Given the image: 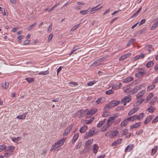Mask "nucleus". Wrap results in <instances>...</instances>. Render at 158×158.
Returning <instances> with one entry per match:
<instances>
[{
  "label": "nucleus",
  "instance_id": "f257e3e1",
  "mask_svg": "<svg viewBox=\"0 0 158 158\" xmlns=\"http://www.w3.org/2000/svg\"><path fill=\"white\" fill-rule=\"evenodd\" d=\"M15 148V147L13 146H7L5 150L6 152L4 153V156L6 157H8L14 155L15 153L14 150Z\"/></svg>",
  "mask_w": 158,
  "mask_h": 158
},
{
  "label": "nucleus",
  "instance_id": "f03ea898",
  "mask_svg": "<svg viewBox=\"0 0 158 158\" xmlns=\"http://www.w3.org/2000/svg\"><path fill=\"white\" fill-rule=\"evenodd\" d=\"M64 139H60L59 140L55 143L54 145L52 147L50 151H53L62 146L65 141Z\"/></svg>",
  "mask_w": 158,
  "mask_h": 158
},
{
  "label": "nucleus",
  "instance_id": "7ed1b4c3",
  "mask_svg": "<svg viewBox=\"0 0 158 158\" xmlns=\"http://www.w3.org/2000/svg\"><path fill=\"white\" fill-rule=\"evenodd\" d=\"M144 114L143 113H141L139 114L138 115H134L132 116H131L129 118H128L129 121H133L134 120L138 119L141 120L144 117Z\"/></svg>",
  "mask_w": 158,
  "mask_h": 158
},
{
  "label": "nucleus",
  "instance_id": "20e7f679",
  "mask_svg": "<svg viewBox=\"0 0 158 158\" xmlns=\"http://www.w3.org/2000/svg\"><path fill=\"white\" fill-rule=\"evenodd\" d=\"M119 103V101L118 100L112 101L110 102L108 105H106L104 109H109L111 107H114L117 105Z\"/></svg>",
  "mask_w": 158,
  "mask_h": 158
},
{
  "label": "nucleus",
  "instance_id": "39448f33",
  "mask_svg": "<svg viewBox=\"0 0 158 158\" xmlns=\"http://www.w3.org/2000/svg\"><path fill=\"white\" fill-rule=\"evenodd\" d=\"M96 131L94 129L90 130L89 131L86 132L85 135V137H91L96 133Z\"/></svg>",
  "mask_w": 158,
  "mask_h": 158
},
{
  "label": "nucleus",
  "instance_id": "423d86ee",
  "mask_svg": "<svg viewBox=\"0 0 158 158\" xmlns=\"http://www.w3.org/2000/svg\"><path fill=\"white\" fill-rule=\"evenodd\" d=\"M141 85L136 86L133 89L130 90L129 93L131 94H134L138 92L139 90L141 89Z\"/></svg>",
  "mask_w": 158,
  "mask_h": 158
},
{
  "label": "nucleus",
  "instance_id": "0eeeda50",
  "mask_svg": "<svg viewBox=\"0 0 158 158\" xmlns=\"http://www.w3.org/2000/svg\"><path fill=\"white\" fill-rule=\"evenodd\" d=\"M93 141V139H90L86 142L85 147V149H87V150L85 151L86 152H88L90 151V148L89 147V146L92 144Z\"/></svg>",
  "mask_w": 158,
  "mask_h": 158
},
{
  "label": "nucleus",
  "instance_id": "6e6552de",
  "mask_svg": "<svg viewBox=\"0 0 158 158\" xmlns=\"http://www.w3.org/2000/svg\"><path fill=\"white\" fill-rule=\"evenodd\" d=\"M131 96H127L124 97L123 99L121 102V103H123L124 106H125L127 102H129L131 100V98H130Z\"/></svg>",
  "mask_w": 158,
  "mask_h": 158
},
{
  "label": "nucleus",
  "instance_id": "1a4fd4ad",
  "mask_svg": "<svg viewBox=\"0 0 158 158\" xmlns=\"http://www.w3.org/2000/svg\"><path fill=\"white\" fill-rule=\"evenodd\" d=\"M97 109L96 108H91L90 110L88 111L87 113V116L86 118H88V117L90 116L96 112H97Z\"/></svg>",
  "mask_w": 158,
  "mask_h": 158
},
{
  "label": "nucleus",
  "instance_id": "9d476101",
  "mask_svg": "<svg viewBox=\"0 0 158 158\" xmlns=\"http://www.w3.org/2000/svg\"><path fill=\"white\" fill-rule=\"evenodd\" d=\"M73 126V124L70 125L69 127H67L65 129L64 132L63 134V136H66L69 132Z\"/></svg>",
  "mask_w": 158,
  "mask_h": 158
},
{
  "label": "nucleus",
  "instance_id": "9b49d317",
  "mask_svg": "<svg viewBox=\"0 0 158 158\" xmlns=\"http://www.w3.org/2000/svg\"><path fill=\"white\" fill-rule=\"evenodd\" d=\"M117 117V115L114 114L113 116L109 118L107 121L108 125L110 126L112 124L113 121Z\"/></svg>",
  "mask_w": 158,
  "mask_h": 158
},
{
  "label": "nucleus",
  "instance_id": "f8f14e48",
  "mask_svg": "<svg viewBox=\"0 0 158 158\" xmlns=\"http://www.w3.org/2000/svg\"><path fill=\"white\" fill-rule=\"evenodd\" d=\"M122 134L125 135V137L126 138H130L131 135L130 133L128 132V130L127 129L123 130L122 131Z\"/></svg>",
  "mask_w": 158,
  "mask_h": 158
},
{
  "label": "nucleus",
  "instance_id": "ddd939ff",
  "mask_svg": "<svg viewBox=\"0 0 158 158\" xmlns=\"http://www.w3.org/2000/svg\"><path fill=\"white\" fill-rule=\"evenodd\" d=\"M100 5V4H99V5H97L96 6L93 7V8H92V9L91 10H89V12H90V14H93L96 11H98V10H99L100 9L102 8V6H101L100 8H97V7Z\"/></svg>",
  "mask_w": 158,
  "mask_h": 158
},
{
  "label": "nucleus",
  "instance_id": "4468645a",
  "mask_svg": "<svg viewBox=\"0 0 158 158\" xmlns=\"http://www.w3.org/2000/svg\"><path fill=\"white\" fill-rule=\"evenodd\" d=\"M146 72L144 70H143L142 72H139L135 74V76L137 78L141 77L144 76Z\"/></svg>",
  "mask_w": 158,
  "mask_h": 158
},
{
  "label": "nucleus",
  "instance_id": "2eb2a0df",
  "mask_svg": "<svg viewBox=\"0 0 158 158\" xmlns=\"http://www.w3.org/2000/svg\"><path fill=\"white\" fill-rule=\"evenodd\" d=\"M146 91L145 90H143L140 92H139L136 94V99L138 100L140 98L142 97L144 94L145 93Z\"/></svg>",
  "mask_w": 158,
  "mask_h": 158
},
{
  "label": "nucleus",
  "instance_id": "dca6fc26",
  "mask_svg": "<svg viewBox=\"0 0 158 158\" xmlns=\"http://www.w3.org/2000/svg\"><path fill=\"white\" fill-rule=\"evenodd\" d=\"M131 55L130 53H127L122 55L119 58V60L121 61L124 60L130 56Z\"/></svg>",
  "mask_w": 158,
  "mask_h": 158
},
{
  "label": "nucleus",
  "instance_id": "f3484780",
  "mask_svg": "<svg viewBox=\"0 0 158 158\" xmlns=\"http://www.w3.org/2000/svg\"><path fill=\"white\" fill-rule=\"evenodd\" d=\"M121 139H118L116 141H114L112 144V146H117L120 144L122 142Z\"/></svg>",
  "mask_w": 158,
  "mask_h": 158
},
{
  "label": "nucleus",
  "instance_id": "a211bd4d",
  "mask_svg": "<svg viewBox=\"0 0 158 158\" xmlns=\"http://www.w3.org/2000/svg\"><path fill=\"white\" fill-rule=\"evenodd\" d=\"M139 110V108L135 107L133 108L131 110L128 112V114L129 115H132V114L136 112L137 111Z\"/></svg>",
  "mask_w": 158,
  "mask_h": 158
},
{
  "label": "nucleus",
  "instance_id": "6ab92c4d",
  "mask_svg": "<svg viewBox=\"0 0 158 158\" xmlns=\"http://www.w3.org/2000/svg\"><path fill=\"white\" fill-rule=\"evenodd\" d=\"M153 117V115H150L148 117L146 120L144 122L145 124H147L152 120Z\"/></svg>",
  "mask_w": 158,
  "mask_h": 158
},
{
  "label": "nucleus",
  "instance_id": "aec40b11",
  "mask_svg": "<svg viewBox=\"0 0 158 158\" xmlns=\"http://www.w3.org/2000/svg\"><path fill=\"white\" fill-rule=\"evenodd\" d=\"M88 127L87 126H83L80 128L79 131L81 133H84L86 131Z\"/></svg>",
  "mask_w": 158,
  "mask_h": 158
},
{
  "label": "nucleus",
  "instance_id": "412c9836",
  "mask_svg": "<svg viewBox=\"0 0 158 158\" xmlns=\"http://www.w3.org/2000/svg\"><path fill=\"white\" fill-rule=\"evenodd\" d=\"M133 78L131 77H127L123 81V83H127L129 82L130 81H133Z\"/></svg>",
  "mask_w": 158,
  "mask_h": 158
},
{
  "label": "nucleus",
  "instance_id": "4be33fe9",
  "mask_svg": "<svg viewBox=\"0 0 158 158\" xmlns=\"http://www.w3.org/2000/svg\"><path fill=\"white\" fill-rule=\"evenodd\" d=\"M134 147L133 145L131 144L127 146L125 149V152H127L130 151Z\"/></svg>",
  "mask_w": 158,
  "mask_h": 158
},
{
  "label": "nucleus",
  "instance_id": "5701e85b",
  "mask_svg": "<svg viewBox=\"0 0 158 158\" xmlns=\"http://www.w3.org/2000/svg\"><path fill=\"white\" fill-rule=\"evenodd\" d=\"M27 112L25 113L22 114L18 115L17 116L16 118L19 119H24L25 118Z\"/></svg>",
  "mask_w": 158,
  "mask_h": 158
},
{
  "label": "nucleus",
  "instance_id": "b1692460",
  "mask_svg": "<svg viewBox=\"0 0 158 158\" xmlns=\"http://www.w3.org/2000/svg\"><path fill=\"white\" fill-rule=\"evenodd\" d=\"M118 131L117 130H115L112 132L110 134V138H113L116 136L118 133Z\"/></svg>",
  "mask_w": 158,
  "mask_h": 158
},
{
  "label": "nucleus",
  "instance_id": "393cba45",
  "mask_svg": "<svg viewBox=\"0 0 158 158\" xmlns=\"http://www.w3.org/2000/svg\"><path fill=\"white\" fill-rule=\"evenodd\" d=\"M144 100V98L143 99H140L139 100H138L137 102H136L134 105V106H136L139 105Z\"/></svg>",
  "mask_w": 158,
  "mask_h": 158
},
{
  "label": "nucleus",
  "instance_id": "a878e982",
  "mask_svg": "<svg viewBox=\"0 0 158 158\" xmlns=\"http://www.w3.org/2000/svg\"><path fill=\"white\" fill-rule=\"evenodd\" d=\"M1 85L3 89H6L8 87L9 83L8 82L6 81L4 83H2Z\"/></svg>",
  "mask_w": 158,
  "mask_h": 158
},
{
  "label": "nucleus",
  "instance_id": "bb28decb",
  "mask_svg": "<svg viewBox=\"0 0 158 158\" xmlns=\"http://www.w3.org/2000/svg\"><path fill=\"white\" fill-rule=\"evenodd\" d=\"M136 40V39L134 38H132L129 40L127 44V46L129 47L130 45L133 44V43L135 42Z\"/></svg>",
  "mask_w": 158,
  "mask_h": 158
},
{
  "label": "nucleus",
  "instance_id": "cd10ccee",
  "mask_svg": "<svg viewBox=\"0 0 158 158\" xmlns=\"http://www.w3.org/2000/svg\"><path fill=\"white\" fill-rule=\"evenodd\" d=\"M141 125V123L139 122L138 123H136L135 124H133L131 127V128L133 129V128H136L138 127H139Z\"/></svg>",
  "mask_w": 158,
  "mask_h": 158
},
{
  "label": "nucleus",
  "instance_id": "c85d7f7f",
  "mask_svg": "<svg viewBox=\"0 0 158 158\" xmlns=\"http://www.w3.org/2000/svg\"><path fill=\"white\" fill-rule=\"evenodd\" d=\"M128 121H129L128 119V118H126L121 123V126L125 127L127 125Z\"/></svg>",
  "mask_w": 158,
  "mask_h": 158
},
{
  "label": "nucleus",
  "instance_id": "c756f323",
  "mask_svg": "<svg viewBox=\"0 0 158 158\" xmlns=\"http://www.w3.org/2000/svg\"><path fill=\"white\" fill-rule=\"evenodd\" d=\"M158 26V21H156L153 24L151 28V30H152Z\"/></svg>",
  "mask_w": 158,
  "mask_h": 158
},
{
  "label": "nucleus",
  "instance_id": "7c9ffc66",
  "mask_svg": "<svg viewBox=\"0 0 158 158\" xmlns=\"http://www.w3.org/2000/svg\"><path fill=\"white\" fill-rule=\"evenodd\" d=\"M6 145L5 144L0 145V152H2L4 150L5 151L6 149Z\"/></svg>",
  "mask_w": 158,
  "mask_h": 158
},
{
  "label": "nucleus",
  "instance_id": "2f4dec72",
  "mask_svg": "<svg viewBox=\"0 0 158 158\" xmlns=\"http://www.w3.org/2000/svg\"><path fill=\"white\" fill-rule=\"evenodd\" d=\"M152 45L151 44H149L147 45L145 47V49L148 50L149 51V53H150L151 52V49L152 48Z\"/></svg>",
  "mask_w": 158,
  "mask_h": 158
},
{
  "label": "nucleus",
  "instance_id": "473e14b6",
  "mask_svg": "<svg viewBox=\"0 0 158 158\" xmlns=\"http://www.w3.org/2000/svg\"><path fill=\"white\" fill-rule=\"evenodd\" d=\"M110 126V125H108L107 123V124L104 126L102 128L101 131H106L108 128Z\"/></svg>",
  "mask_w": 158,
  "mask_h": 158
},
{
  "label": "nucleus",
  "instance_id": "72a5a7b5",
  "mask_svg": "<svg viewBox=\"0 0 158 158\" xmlns=\"http://www.w3.org/2000/svg\"><path fill=\"white\" fill-rule=\"evenodd\" d=\"M87 110H83V112L81 111V116H79V118H81L83 117H84L85 115H87Z\"/></svg>",
  "mask_w": 158,
  "mask_h": 158
},
{
  "label": "nucleus",
  "instance_id": "f704fd0d",
  "mask_svg": "<svg viewBox=\"0 0 158 158\" xmlns=\"http://www.w3.org/2000/svg\"><path fill=\"white\" fill-rule=\"evenodd\" d=\"M155 109V108H154L152 106H150L147 109V110L149 111V112L152 113L154 112Z\"/></svg>",
  "mask_w": 158,
  "mask_h": 158
},
{
  "label": "nucleus",
  "instance_id": "c9c22d12",
  "mask_svg": "<svg viewBox=\"0 0 158 158\" xmlns=\"http://www.w3.org/2000/svg\"><path fill=\"white\" fill-rule=\"evenodd\" d=\"M93 149L94 153H96L97 152L98 150V147L96 144H95L93 145Z\"/></svg>",
  "mask_w": 158,
  "mask_h": 158
},
{
  "label": "nucleus",
  "instance_id": "e433bc0d",
  "mask_svg": "<svg viewBox=\"0 0 158 158\" xmlns=\"http://www.w3.org/2000/svg\"><path fill=\"white\" fill-rule=\"evenodd\" d=\"M157 99V97H155L150 102L149 104L151 105H153L156 101Z\"/></svg>",
  "mask_w": 158,
  "mask_h": 158
},
{
  "label": "nucleus",
  "instance_id": "4c0bfd02",
  "mask_svg": "<svg viewBox=\"0 0 158 158\" xmlns=\"http://www.w3.org/2000/svg\"><path fill=\"white\" fill-rule=\"evenodd\" d=\"M153 96V94L152 93H151L149 95H148L146 98L147 101H148L150 100Z\"/></svg>",
  "mask_w": 158,
  "mask_h": 158
},
{
  "label": "nucleus",
  "instance_id": "58836bf2",
  "mask_svg": "<svg viewBox=\"0 0 158 158\" xmlns=\"http://www.w3.org/2000/svg\"><path fill=\"white\" fill-rule=\"evenodd\" d=\"M155 86L154 85H152L148 86L147 90L150 91L152 90L155 88Z\"/></svg>",
  "mask_w": 158,
  "mask_h": 158
},
{
  "label": "nucleus",
  "instance_id": "ea45409f",
  "mask_svg": "<svg viewBox=\"0 0 158 158\" xmlns=\"http://www.w3.org/2000/svg\"><path fill=\"white\" fill-rule=\"evenodd\" d=\"M108 57V56H106L103 57L102 58H99V59L97 60V61H98V63L100 62L105 60Z\"/></svg>",
  "mask_w": 158,
  "mask_h": 158
},
{
  "label": "nucleus",
  "instance_id": "a19ab883",
  "mask_svg": "<svg viewBox=\"0 0 158 158\" xmlns=\"http://www.w3.org/2000/svg\"><path fill=\"white\" fill-rule=\"evenodd\" d=\"M154 63L152 61L149 62L147 63L146 66L148 68H150L153 65Z\"/></svg>",
  "mask_w": 158,
  "mask_h": 158
},
{
  "label": "nucleus",
  "instance_id": "79ce46f5",
  "mask_svg": "<svg viewBox=\"0 0 158 158\" xmlns=\"http://www.w3.org/2000/svg\"><path fill=\"white\" fill-rule=\"evenodd\" d=\"M98 62L97 61V60H96L90 65V66H94L95 67H96L99 65V64H98Z\"/></svg>",
  "mask_w": 158,
  "mask_h": 158
},
{
  "label": "nucleus",
  "instance_id": "37998d69",
  "mask_svg": "<svg viewBox=\"0 0 158 158\" xmlns=\"http://www.w3.org/2000/svg\"><path fill=\"white\" fill-rule=\"evenodd\" d=\"M157 150V146H156L154 147V148H153L152 150L151 155L152 156H153L154 154L156 153V150Z\"/></svg>",
  "mask_w": 158,
  "mask_h": 158
},
{
  "label": "nucleus",
  "instance_id": "c03bdc74",
  "mask_svg": "<svg viewBox=\"0 0 158 158\" xmlns=\"http://www.w3.org/2000/svg\"><path fill=\"white\" fill-rule=\"evenodd\" d=\"M105 119L101 121L97 125V127H101L103 124H104L105 123Z\"/></svg>",
  "mask_w": 158,
  "mask_h": 158
},
{
  "label": "nucleus",
  "instance_id": "a18cd8bd",
  "mask_svg": "<svg viewBox=\"0 0 158 158\" xmlns=\"http://www.w3.org/2000/svg\"><path fill=\"white\" fill-rule=\"evenodd\" d=\"M81 111L83 112V110H78L76 113V116H81Z\"/></svg>",
  "mask_w": 158,
  "mask_h": 158
},
{
  "label": "nucleus",
  "instance_id": "49530a36",
  "mask_svg": "<svg viewBox=\"0 0 158 158\" xmlns=\"http://www.w3.org/2000/svg\"><path fill=\"white\" fill-rule=\"evenodd\" d=\"M89 9H88V10H86L81 11L80 12V13L82 15H85L87 14L88 13V12H89Z\"/></svg>",
  "mask_w": 158,
  "mask_h": 158
},
{
  "label": "nucleus",
  "instance_id": "de8ad7c7",
  "mask_svg": "<svg viewBox=\"0 0 158 158\" xmlns=\"http://www.w3.org/2000/svg\"><path fill=\"white\" fill-rule=\"evenodd\" d=\"M114 93V91L111 89H110L106 91V94H107L110 95L113 94Z\"/></svg>",
  "mask_w": 158,
  "mask_h": 158
},
{
  "label": "nucleus",
  "instance_id": "09e8293b",
  "mask_svg": "<svg viewBox=\"0 0 158 158\" xmlns=\"http://www.w3.org/2000/svg\"><path fill=\"white\" fill-rule=\"evenodd\" d=\"M80 24H77L76 25H75L71 29V31H74L76 29H77L79 26Z\"/></svg>",
  "mask_w": 158,
  "mask_h": 158
},
{
  "label": "nucleus",
  "instance_id": "8fccbe9b",
  "mask_svg": "<svg viewBox=\"0 0 158 158\" xmlns=\"http://www.w3.org/2000/svg\"><path fill=\"white\" fill-rule=\"evenodd\" d=\"M102 99L101 97L99 98L96 101V104H98L102 102Z\"/></svg>",
  "mask_w": 158,
  "mask_h": 158
},
{
  "label": "nucleus",
  "instance_id": "3c124183",
  "mask_svg": "<svg viewBox=\"0 0 158 158\" xmlns=\"http://www.w3.org/2000/svg\"><path fill=\"white\" fill-rule=\"evenodd\" d=\"M48 73V71H42L40 72L39 73V75H46Z\"/></svg>",
  "mask_w": 158,
  "mask_h": 158
},
{
  "label": "nucleus",
  "instance_id": "603ef678",
  "mask_svg": "<svg viewBox=\"0 0 158 158\" xmlns=\"http://www.w3.org/2000/svg\"><path fill=\"white\" fill-rule=\"evenodd\" d=\"M52 24H51L47 28V31L48 32H50L52 30Z\"/></svg>",
  "mask_w": 158,
  "mask_h": 158
},
{
  "label": "nucleus",
  "instance_id": "864d4df0",
  "mask_svg": "<svg viewBox=\"0 0 158 158\" xmlns=\"http://www.w3.org/2000/svg\"><path fill=\"white\" fill-rule=\"evenodd\" d=\"M26 79L29 83H31L34 81L33 79L32 78H26Z\"/></svg>",
  "mask_w": 158,
  "mask_h": 158
},
{
  "label": "nucleus",
  "instance_id": "5fc2aeb1",
  "mask_svg": "<svg viewBox=\"0 0 158 158\" xmlns=\"http://www.w3.org/2000/svg\"><path fill=\"white\" fill-rule=\"evenodd\" d=\"M95 83V82L94 81H91L87 83V85L89 86H92Z\"/></svg>",
  "mask_w": 158,
  "mask_h": 158
},
{
  "label": "nucleus",
  "instance_id": "6e6d98bb",
  "mask_svg": "<svg viewBox=\"0 0 158 158\" xmlns=\"http://www.w3.org/2000/svg\"><path fill=\"white\" fill-rule=\"evenodd\" d=\"M158 121V115L156 118H154L152 121V123H155Z\"/></svg>",
  "mask_w": 158,
  "mask_h": 158
},
{
  "label": "nucleus",
  "instance_id": "4d7b16f0",
  "mask_svg": "<svg viewBox=\"0 0 158 158\" xmlns=\"http://www.w3.org/2000/svg\"><path fill=\"white\" fill-rule=\"evenodd\" d=\"M36 23H34L31 25L28 28V31H29L31 30L32 28L35 25Z\"/></svg>",
  "mask_w": 158,
  "mask_h": 158
},
{
  "label": "nucleus",
  "instance_id": "13d9d810",
  "mask_svg": "<svg viewBox=\"0 0 158 158\" xmlns=\"http://www.w3.org/2000/svg\"><path fill=\"white\" fill-rule=\"evenodd\" d=\"M146 20L145 19H142L139 22V25L140 26L145 23Z\"/></svg>",
  "mask_w": 158,
  "mask_h": 158
},
{
  "label": "nucleus",
  "instance_id": "bf43d9fd",
  "mask_svg": "<svg viewBox=\"0 0 158 158\" xmlns=\"http://www.w3.org/2000/svg\"><path fill=\"white\" fill-rule=\"evenodd\" d=\"M112 89H119L118 87V85H113L112 87Z\"/></svg>",
  "mask_w": 158,
  "mask_h": 158
},
{
  "label": "nucleus",
  "instance_id": "052dcab7",
  "mask_svg": "<svg viewBox=\"0 0 158 158\" xmlns=\"http://www.w3.org/2000/svg\"><path fill=\"white\" fill-rule=\"evenodd\" d=\"M53 34H50V35L49 36V37L48 38V41L50 42L51 40L52 39V38L53 37Z\"/></svg>",
  "mask_w": 158,
  "mask_h": 158
},
{
  "label": "nucleus",
  "instance_id": "680f3d73",
  "mask_svg": "<svg viewBox=\"0 0 158 158\" xmlns=\"http://www.w3.org/2000/svg\"><path fill=\"white\" fill-rule=\"evenodd\" d=\"M30 42V41L29 40H27L23 42V45H26L28 44H29Z\"/></svg>",
  "mask_w": 158,
  "mask_h": 158
},
{
  "label": "nucleus",
  "instance_id": "e2e57ef3",
  "mask_svg": "<svg viewBox=\"0 0 158 158\" xmlns=\"http://www.w3.org/2000/svg\"><path fill=\"white\" fill-rule=\"evenodd\" d=\"M140 58V56L139 55H137L135 56V57L133 58V60L134 61H136V60H138Z\"/></svg>",
  "mask_w": 158,
  "mask_h": 158
},
{
  "label": "nucleus",
  "instance_id": "0e129e2a",
  "mask_svg": "<svg viewBox=\"0 0 158 158\" xmlns=\"http://www.w3.org/2000/svg\"><path fill=\"white\" fill-rule=\"evenodd\" d=\"M12 140L14 142L17 143V144L19 143V142H18L19 141V139H12Z\"/></svg>",
  "mask_w": 158,
  "mask_h": 158
},
{
  "label": "nucleus",
  "instance_id": "69168bd1",
  "mask_svg": "<svg viewBox=\"0 0 158 158\" xmlns=\"http://www.w3.org/2000/svg\"><path fill=\"white\" fill-rule=\"evenodd\" d=\"M60 100L59 98H55L54 99H53L52 100V101L53 102H58Z\"/></svg>",
  "mask_w": 158,
  "mask_h": 158
},
{
  "label": "nucleus",
  "instance_id": "338daca9",
  "mask_svg": "<svg viewBox=\"0 0 158 158\" xmlns=\"http://www.w3.org/2000/svg\"><path fill=\"white\" fill-rule=\"evenodd\" d=\"M69 84H71L73 85L74 86H77L78 85V84L76 82H71L69 83Z\"/></svg>",
  "mask_w": 158,
  "mask_h": 158
},
{
  "label": "nucleus",
  "instance_id": "774afa93",
  "mask_svg": "<svg viewBox=\"0 0 158 158\" xmlns=\"http://www.w3.org/2000/svg\"><path fill=\"white\" fill-rule=\"evenodd\" d=\"M18 29V28L17 27H13L12 28V31L13 32H15L16 31V30Z\"/></svg>",
  "mask_w": 158,
  "mask_h": 158
}]
</instances>
